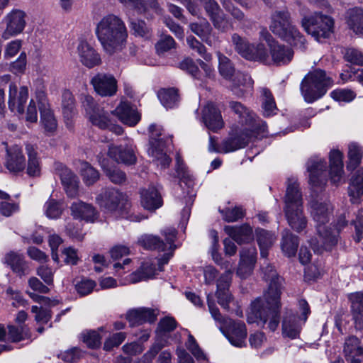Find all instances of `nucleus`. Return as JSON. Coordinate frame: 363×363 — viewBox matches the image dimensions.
<instances>
[{
	"label": "nucleus",
	"mask_w": 363,
	"mask_h": 363,
	"mask_svg": "<svg viewBox=\"0 0 363 363\" xmlns=\"http://www.w3.org/2000/svg\"><path fill=\"white\" fill-rule=\"evenodd\" d=\"M270 30L291 45L301 50L306 48V39L298 29L292 24L287 10L275 11L272 15Z\"/></svg>",
	"instance_id": "obj_5"
},
{
	"label": "nucleus",
	"mask_w": 363,
	"mask_h": 363,
	"mask_svg": "<svg viewBox=\"0 0 363 363\" xmlns=\"http://www.w3.org/2000/svg\"><path fill=\"white\" fill-rule=\"evenodd\" d=\"M307 169L309 172L310 183L314 186H321L327 182L326 162L321 158L315 157L307 162Z\"/></svg>",
	"instance_id": "obj_18"
},
{
	"label": "nucleus",
	"mask_w": 363,
	"mask_h": 363,
	"mask_svg": "<svg viewBox=\"0 0 363 363\" xmlns=\"http://www.w3.org/2000/svg\"><path fill=\"white\" fill-rule=\"evenodd\" d=\"M289 226L296 232L300 233L307 225V218L303 213V207L284 210Z\"/></svg>",
	"instance_id": "obj_35"
},
{
	"label": "nucleus",
	"mask_w": 363,
	"mask_h": 363,
	"mask_svg": "<svg viewBox=\"0 0 363 363\" xmlns=\"http://www.w3.org/2000/svg\"><path fill=\"white\" fill-rule=\"evenodd\" d=\"M298 237L289 230L285 229L282 233L281 247L283 253L288 257H294L298 246Z\"/></svg>",
	"instance_id": "obj_40"
},
{
	"label": "nucleus",
	"mask_w": 363,
	"mask_h": 363,
	"mask_svg": "<svg viewBox=\"0 0 363 363\" xmlns=\"http://www.w3.org/2000/svg\"><path fill=\"white\" fill-rule=\"evenodd\" d=\"M210 236L211 237L212 241V247H211V255L214 262L221 266L222 268L228 269V262H223V259L221 255L218 252V233L216 230H212L210 231Z\"/></svg>",
	"instance_id": "obj_56"
},
{
	"label": "nucleus",
	"mask_w": 363,
	"mask_h": 363,
	"mask_svg": "<svg viewBox=\"0 0 363 363\" xmlns=\"http://www.w3.org/2000/svg\"><path fill=\"white\" fill-rule=\"evenodd\" d=\"M223 330V334L229 340L231 345L237 347L246 346L247 328L245 324L242 321H235L229 319Z\"/></svg>",
	"instance_id": "obj_14"
},
{
	"label": "nucleus",
	"mask_w": 363,
	"mask_h": 363,
	"mask_svg": "<svg viewBox=\"0 0 363 363\" xmlns=\"http://www.w3.org/2000/svg\"><path fill=\"white\" fill-rule=\"evenodd\" d=\"M60 177L67 196L70 198L76 197L78 195V177L67 168L62 169Z\"/></svg>",
	"instance_id": "obj_39"
},
{
	"label": "nucleus",
	"mask_w": 363,
	"mask_h": 363,
	"mask_svg": "<svg viewBox=\"0 0 363 363\" xmlns=\"http://www.w3.org/2000/svg\"><path fill=\"white\" fill-rule=\"evenodd\" d=\"M86 111L93 125L101 129H110L116 135H121L123 133V128L119 125H113L109 119L108 113L106 112L104 108L94 104L91 98H86Z\"/></svg>",
	"instance_id": "obj_12"
},
{
	"label": "nucleus",
	"mask_w": 363,
	"mask_h": 363,
	"mask_svg": "<svg viewBox=\"0 0 363 363\" xmlns=\"http://www.w3.org/2000/svg\"><path fill=\"white\" fill-rule=\"evenodd\" d=\"M2 262L20 278L27 276L30 272L28 262L25 256L18 251L11 250L6 252Z\"/></svg>",
	"instance_id": "obj_15"
},
{
	"label": "nucleus",
	"mask_w": 363,
	"mask_h": 363,
	"mask_svg": "<svg viewBox=\"0 0 363 363\" xmlns=\"http://www.w3.org/2000/svg\"><path fill=\"white\" fill-rule=\"evenodd\" d=\"M284 201V210L303 207L302 193L295 179H288Z\"/></svg>",
	"instance_id": "obj_25"
},
{
	"label": "nucleus",
	"mask_w": 363,
	"mask_h": 363,
	"mask_svg": "<svg viewBox=\"0 0 363 363\" xmlns=\"http://www.w3.org/2000/svg\"><path fill=\"white\" fill-rule=\"evenodd\" d=\"M140 202L147 210L155 211L162 205V200L158 190L154 186H149L140 192Z\"/></svg>",
	"instance_id": "obj_31"
},
{
	"label": "nucleus",
	"mask_w": 363,
	"mask_h": 363,
	"mask_svg": "<svg viewBox=\"0 0 363 363\" xmlns=\"http://www.w3.org/2000/svg\"><path fill=\"white\" fill-rule=\"evenodd\" d=\"M334 25V19L321 12H314L301 20V26L306 33L319 42L330 37Z\"/></svg>",
	"instance_id": "obj_9"
},
{
	"label": "nucleus",
	"mask_w": 363,
	"mask_h": 363,
	"mask_svg": "<svg viewBox=\"0 0 363 363\" xmlns=\"http://www.w3.org/2000/svg\"><path fill=\"white\" fill-rule=\"evenodd\" d=\"M219 211L222 214L224 220L228 223L236 222L244 216V211L240 207L225 208Z\"/></svg>",
	"instance_id": "obj_61"
},
{
	"label": "nucleus",
	"mask_w": 363,
	"mask_h": 363,
	"mask_svg": "<svg viewBox=\"0 0 363 363\" xmlns=\"http://www.w3.org/2000/svg\"><path fill=\"white\" fill-rule=\"evenodd\" d=\"M343 174L342 154L339 150H332L330 153V181L337 184L342 179Z\"/></svg>",
	"instance_id": "obj_34"
},
{
	"label": "nucleus",
	"mask_w": 363,
	"mask_h": 363,
	"mask_svg": "<svg viewBox=\"0 0 363 363\" xmlns=\"http://www.w3.org/2000/svg\"><path fill=\"white\" fill-rule=\"evenodd\" d=\"M333 80L325 71L315 69L307 74L301 84V91L308 103H312L322 97L332 86Z\"/></svg>",
	"instance_id": "obj_7"
},
{
	"label": "nucleus",
	"mask_w": 363,
	"mask_h": 363,
	"mask_svg": "<svg viewBox=\"0 0 363 363\" xmlns=\"http://www.w3.org/2000/svg\"><path fill=\"white\" fill-rule=\"evenodd\" d=\"M331 97L337 101L350 102L355 97V94L350 89H336L330 93Z\"/></svg>",
	"instance_id": "obj_63"
},
{
	"label": "nucleus",
	"mask_w": 363,
	"mask_h": 363,
	"mask_svg": "<svg viewBox=\"0 0 363 363\" xmlns=\"http://www.w3.org/2000/svg\"><path fill=\"white\" fill-rule=\"evenodd\" d=\"M257 250L251 246L244 247L240 252V262L237 269V275L241 279L249 277L254 269L256 262Z\"/></svg>",
	"instance_id": "obj_20"
},
{
	"label": "nucleus",
	"mask_w": 363,
	"mask_h": 363,
	"mask_svg": "<svg viewBox=\"0 0 363 363\" xmlns=\"http://www.w3.org/2000/svg\"><path fill=\"white\" fill-rule=\"evenodd\" d=\"M363 297L359 295L354 296V303L351 305L355 328L358 330L363 329Z\"/></svg>",
	"instance_id": "obj_48"
},
{
	"label": "nucleus",
	"mask_w": 363,
	"mask_h": 363,
	"mask_svg": "<svg viewBox=\"0 0 363 363\" xmlns=\"http://www.w3.org/2000/svg\"><path fill=\"white\" fill-rule=\"evenodd\" d=\"M343 354L347 361L363 355V347L360 340L354 335L345 338L343 345Z\"/></svg>",
	"instance_id": "obj_38"
},
{
	"label": "nucleus",
	"mask_w": 363,
	"mask_h": 363,
	"mask_svg": "<svg viewBox=\"0 0 363 363\" xmlns=\"http://www.w3.org/2000/svg\"><path fill=\"white\" fill-rule=\"evenodd\" d=\"M150 131V145L148 150L149 155L152 156L156 162L157 165H160L162 168L169 167L171 159L164 152L166 141L163 135V129L160 125L152 124L149 127Z\"/></svg>",
	"instance_id": "obj_10"
},
{
	"label": "nucleus",
	"mask_w": 363,
	"mask_h": 363,
	"mask_svg": "<svg viewBox=\"0 0 363 363\" xmlns=\"http://www.w3.org/2000/svg\"><path fill=\"white\" fill-rule=\"evenodd\" d=\"M262 270L263 278L269 282V286L262 297L252 302L251 313L248 315L247 321L250 323H257L262 328L267 325V328L274 332L280 321V298L283 280L269 264L262 267Z\"/></svg>",
	"instance_id": "obj_1"
},
{
	"label": "nucleus",
	"mask_w": 363,
	"mask_h": 363,
	"mask_svg": "<svg viewBox=\"0 0 363 363\" xmlns=\"http://www.w3.org/2000/svg\"><path fill=\"white\" fill-rule=\"evenodd\" d=\"M203 6L215 28L223 30L224 15L218 4L215 0H203Z\"/></svg>",
	"instance_id": "obj_37"
},
{
	"label": "nucleus",
	"mask_w": 363,
	"mask_h": 363,
	"mask_svg": "<svg viewBox=\"0 0 363 363\" xmlns=\"http://www.w3.org/2000/svg\"><path fill=\"white\" fill-rule=\"evenodd\" d=\"M256 233L258 245L262 247H271L277 240L274 234L266 230L259 229Z\"/></svg>",
	"instance_id": "obj_59"
},
{
	"label": "nucleus",
	"mask_w": 363,
	"mask_h": 363,
	"mask_svg": "<svg viewBox=\"0 0 363 363\" xmlns=\"http://www.w3.org/2000/svg\"><path fill=\"white\" fill-rule=\"evenodd\" d=\"M231 41L235 50L248 60L266 63L268 60L267 50L262 43L250 44L245 38L237 33L233 34Z\"/></svg>",
	"instance_id": "obj_11"
},
{
	"label": "nucleus",
	"mask_w": 363,
	"mask_h": 363,
	"mask_svg": "<svg viewBox=\"0 0 363 363\" xmlns=\"http://www.w3.org/2000/svg\"><path fill=\"white\" fill-rule=\"evenodd\" d=\"M77 50L80 61L86 67L92 68L101 63L99 54L87 42L84 40L80 41Z\"/></svg>",
	"instance_id": "obj_27"
},
{
	"label": "nucleus",
	"mask_w": 363,
	"mask_h": 363,
	"mask_svg": "<svg viewBox=\"0 0 363 363\" xmlns=\"http://www.w3.org/2000/svg\"><path fill=\"white\" fill-rule=\"evenodd\" d=\"M176 172L177 176L180 180V186L184 184L189 189L194 186V179L184 164L181 157L177 155L176 157Z\"/></svg>",
	"instance_id": "obj_46"
},
{
	"label": "nucleus",
	"mask_w": 363,
	"mask_h": 363,
	"mask_svg": "<svg viewBox=\"0 0 363 363\" xmlns=\"http://www.w3.org/2000/svg\"><path fill=\"white\" fill-rule=\"evenodd\" d=\"M71 215L74 218L94 223L99 218V212L91 205L82 201L73 202L70 206Z\"/></svg>",
	"instance_id": "obj_24"
},
{
	"label": "nucleus",
	"mask_w": 363,
	"mask_h": 363,
	"mask_svg": "<svg viewBox=\"0 0 363 363\" xmlns=\"http://www.w3.org/2000/svg\"><path fill=\"white\" fill-rule=\"evenodd\" d=\"M188 45L191 49L196 51L206 62H211L213 59L212 55L207 52L206 47L199 42L195 37L190 35L186 38Z\"/></svg>",
	"instance_id": "obj_55"
},
{
	"label": "nucleus",
	"mask_w": 363,
	"mask_h": 363,
	"mask_svg": "<svg viewBox=\"0 0 363 363\" xmlns=\"http://www.w3.org/2000/svg\"><path fill=\"white\" fill-rule=\"evenodd\" d=\"M112 113L117 116L123 123L129 126L135 125L140 119L138 113L127 102H121Z\"/></svg>",
	"instance_id": "obj_30"
},
{
	"label": "nucleus",
	"mask_w": 363,
	"mask_h": 363,
	"mask_svg": "<svg viewBox=\"0 0 363 363\" xmlns=\"http://www.w3.org/2000/svg\"><path fill=\"white\" fill-rule=\"evenodd\" d=\"M230 80L231 81L230 89L238 97H242L246 93L252 90L254 82L247 74L238 72Z\"/></svg>",
	"instance_id": "obj_26"
},
{
	"label": "nucleus",
	"mask_w": 363,
	"mask_h": 363,
	"mask_svg": "<svg viewBox=\"0 0 363 363\" xmlns=\"http://www.w3.org/2000/svg\"><path fill=\"white\" fill-rule=\"evenodd\" d=\"M217 56L220 74L226 79H230L236 73L230 60L219 51L217 52Z\"/></svg>",
	"instance_id": "obj_50"
},
{
	"label": "nucleus",
	"mask_w": 363,
	"mask_h": 363,
	"mask_svg": "<svg viewBox=\"0 0 363 363\" xmlns=\"http://www.w3.org/2000/svg\"><path fill=\"white\" fill-rule=\"evenodd\" d=\"M190 30L206 43L209 44L207 40L208 35L212 30L210 23L206 21H203L201 23H191L189 24Z\"/></svg>",
	"instance_id": "obj_52"
},
{
	"label": "nucleus",
	"mask_w": 363,
	"mask_h": 363,
	"mask_svg": "<svg viewBox=\"0 0 363 363\" xmlns=\"http://www.w3.org/2000/svg\"><path fill=\"white\" fill-rule=\"evenodd\" d=\"M333 207L328 201H312L310 203V213L316 223L318 240L311 239L310 245L315 252L322 253L323 250H331L337 243V233L333 232L325 225L330 220Z\"/></svg>",
	"instance_id": "obj_3"
},
{
	"label": "nucleus",
	"mask_w": 363,
	"mask_h": 363,
	"mask_svg": "<svg viewBox=\"0 0 363 363\" xmlns=\"http://www.w3.org/2000/svg\"><path fill=\"white\" fill-rule=\"evenodd\" d=\"M161 104L166 108H172L179 102L178 90L175 88L162 89L157 93Z\"/></svg>",
	"instance_id": "obj_45"
},
{
	"label": "nucleus",
	"mask_w": 363,
	"mask_h": 363,
	"mask_svg": "<svg viewBox=\"0 0 363 363\" xmlns=\"http://www.w3.org/2000/svg\"><path fill=\"white\" fill-rule=\"evenodd\" d=\"M301 330V326L298 323L296 315L291 314L284 317L282 322V333L284 336L295 339L299 336Z\"/></svg>",
	"instance_id": "obj_42"
},
{
	"label": "nucleus",
	"mask_w": 363,
	"mask_h": 363,
	"mask_svg": "<svg viewBox=\"0 0 363 363\" xmlns=\"http://www.w3.org/2000/svg\"><path fill=\"white\" fill-rule=\"evenodd\" d=\"M95 286L96 283L94 281L91 279H82L76 284L75 289L80 296H84L89 294Z\"/></svg>",
	"instance_id": "obj_64"
},
{
	"label": "nucleus",
	"mask_w": 363,
	"mask_h": 363,
	"mask_svg": "<svg viewBox=\"0 0 363 363\" xmlns=\"http://www.w3.org/2000/svg\"><path fill=\"white\" fill-rule=\"evenodd\" d=\"M177 321L172 317L167 316L162 318L157 325V335L162 337L167 333L173 331L177 328Z\"/></svg>",
	"instance_id": "obj_58"
},
{
	"label": "nucleus",
	"mask_w": 363,
	"mask_h": 363,
	"mask_svg": "<svg viewBox=\"0 0 363 363\" xmlns=\"http://www.w3.org/2000/svg\"><path fill=\"white\" fill-rule=\"evenodd\" d=\"M108 155L115 161L127 164H133L136 161V157L132 145L126 147H122L121 146L110 147Z\"/></svg>",
	"instance_id": "obj_36"
},
{
	"label": "nucleus",
	"mask_w": 363,
	"mask_h": 363,
	"mask_svg": "<svg viewBox=\"0 0 363 363\" xmlns=\"http://www.w3.org/2000/svg\"><path fill=\"white\" fill-rule=\"evenodd\" d=\"M74 99L69 91H65L62 95V112L65 120L70 121L74 116Z\"/></svg>",
	"instance_id": "obj_51"
},
{
	"label": "nucleus",
	"mask_w": 363,
	"mask_h": 363,
	"mask_svg": "<svg viewBox=\"0 0 363 363\" xmlns=\"http://www.w3.org/2000/svg\"><path fill=\"white\" fill-rule=\"evenodd\" d=\"M95 34L104 50L109 55L121 51L128 38L125 23L114 14L102 17L96 26Z\"/></svg>",
	"instance_id": "obj_2"
},
{
	"label": "nucleus",
	"mask_w": 363,
	"mask_h": 363,
	"mask_svg": "<svg viewBox=\"0 0 363 363\" xmlns=\"http://www.w3.org/2000/svg\"><path fill=\"white\" fill-rule=\"evenodd\" d=\"M158 314V311L156 309L143 307L129 310L125 317L130 325L134 327L146 322L154 323Z\"/></svg>",
	"instance_id": "obj_21"
},
{
	"label": "nucleus",
	"mask_w": 363,
	"mask_h": 363,
	"mask_svg": "<svg viewBox=\"0 0 363 363\" xmlns=\"http://www.w3.org/2000/svg\"><path fill=\"white\" fill-rule=\"evenodd\" d=\"M26 14L20 9H13L4 18L6 28L2 33L5 40L21 33L26 25Z\"/></svg>",
	"instance_id": "obj_13"
},
{
	"label": "nucleus",
	"mask_w": 363,
	"mask_h": 363,
	"mask_svg": "<svg viewBox=\"0 0 363 363\" xmlns=\"http://www.w3.org/2000/svg\"><path fill=\"white\" fill-rule=\"evenodd\" d=\"M126 338V333L119 332L109 336L104 343V350L111 351L114 347H118Z\"/></svg>",
	"instance_id": "obj_60"
},
{
	"label": "nucleus",
	"mask_w": 363,
	"mask_h": 363,
	"mask_svg": "<svg viewBox=\"0 0 363 363\" xmlns=\"http://www.w3.org/2000/svg\"><path fill=\"white\" fill-rule=\"evenodd\" d=\"M44 211L48 218L57 219L61 216L62 209L58 201L55 199H49L44 205Z\"/></svg>",
	"instance_id": "obj_57"
},
{
	"label": "nucleus",
	"mask_w": 363,
	"mask_h": 363,
	"mask_svg": "<svg viewBox=\"0 0 363 363\" xmlns=\"http://www.w3.org/2000/svg\"><path fill=\"white\" fill-rule=\"evenodd\" d=\"M80 172L83 182L87 186L94 184L99 179V172L87 162H81Z\"/></svg>",
	"instance_id": "obj_47"
},
{
	"label": "nucleus",
	"mask_w": 363,
	"mask_h": 363,
	"mask_svg": "<svg viewBox=\"0 0 363 363\" xmlns=\"http://www.w3.org/2000/svg\"><path fill=\"white\" fill-rule=\"evenodd\" d=\"M39 111L40 114V122L45 130L48 132H53L56 130L57 123L50 105L43 92L37 95Z\"/></svg>",
	"instance_id": "obj_23"
},
{
	"label": "nucleus",
	"mask_w": 363,
	"mask_h": 363,
	"mask_svg": "<svg viewBox=\"0 0 363 363\" xmlns=\"http://www.w3.org/2000/svg\"><path fill=\"white\" fill-rule=\"evenodd\" d=\"M269 49L272 59L274 63L277 65L288 64L293 58V50L284 45L279 44L276 41L270 43Z\"/></svg>",
	"instance_id": "obj_32"
},
{
	"label": "nucleus",
	"mask_w": 363,
	"mask_h": 363,
	"mask_svg": "<svg viewBox=\"0 0 363 363\" xmlns=\"http://www.w3.org/2000/svg\"><path fill=\"white\" fill-rule=\"evenodd\" d=\"M82 341L91 349L99 348L101 344V336L99 331L86 330L81 334Z\"/></svg>",
	"instance_id": "obj_54"
},
{
	"label": "nucleus",
	"mask_w": 363,
	"mask_h": 363,
	"mask_svg": "<svg viewBox=\"0 0 363 363\" xmlns=\"http://www.w3.org/2000/svg\"><path fill=\"white\" fill-rule=\"evenodd\" d=\"M95 91L101 96H112L117 91V81L108 74L98 73L91 79Z\"/></svg>",
	"instance_id": "obj_16"
},
{
	"label": "nucleus",
	"mask_w": 363,
	"mask_h": 363,
	"mask_svg": "<svg viewBox=\"0 0 363 363\" xmlns=\"http://www.w3.org/2000/svg\"><path fill=\"white\" fill-rule=\"evenodd\" d=\"M5 166L7 169L13 173L23 171L25 169V158L22 150L18 145L8 148Z\"/></svg>",
	"instance_id": "obj_29"
},
{
	"label": "nucleus",
	"mask_w": 363,
	"mask_h": 363,
	"mask_svg": "<svg viewBox=\"0 0 363 363\" xmlns=\"http://www.w3.org/2000/svg\"><path fill=\"white\" fill-rule=\"evenodd\" d=\"M346 61L359 66H363V52L355 48H347L345 53Z\"/></svg>",
	"instance_id": "obj_62"
},
{
	"label": "nucleus",
	"mask_w": 363,
	"mask_h": 363,
	"mask_svg": "<svg viewBox=\"0 0 363 363\" xmlns=\"http://www.w3.org/2000/svg\"><path fill=\"white\" fill-rule=\"evenodd\" d=\"M348 157L347 168L350 169H355L361 162L362 157V148L355 143H351L349 145Z\"/></svg>",
	"instance_id": "obj_53"
},
{
	"label": "nucleus",
	"mask_w": 363,
	"mask_h": 363,
	"mask_svg": "<svg viewBox=\"0 0 363 363\" xmlns=\"http://www.w3.org/2000/svg\"><path fill=\"white\" fill-rule=\"evenodd\" d=\"M229 108L232 112L238 116L240 125L249 127L261 126V123H266L264 121L257 118L255 113L241 102L230 101Z\"/></svg>",
	"instance_id": "obj_19"
},
{
	"label": "nucleus",
	"mask_w": 363,
	"mask_h": 363,
	"mask_svg": "<svg viewBox=\"0 0 363 363\" xmlns=\"http://www.w3.org/2000/svg\"><path fill=\"white\" fill-rule=\"evenodd\" d=\"M164 236L166 242H164L159 237L152 235H143L138 240L140 245L145 249L155 250L160 252H166L162 257L158 259V270L162 271L163 266L168 263L173 256V252L176 248L174 240L177 235V230L174 228H166L161 231Z\"/></svg>",
	"instance_id": "obj_6"
},
{
	"label": "nucleus",
	"mask_w": 363,
	"mask_h": 363,
	"mask_svg": "<svg viewBox=\"0 0 363 363\" xmlns=\"http://www.w3.org/2000/svg\"><path fill=\"white\" fill-rule=\"evenodd\" d=\"M99 205L108 211H119L122 217H125L130 221L139 222L144 218L139 214L126 216L129 208L128 201L121 192L116 189H104L97 197Z\"/></svg>",
	"instance_id": "obj_8"
},
{
	"label": "nucleus",
	"mask_w": 363,
	"mask_h": 363,
	"mask_svg": "<svg viewBox=\"0 0 363 363\" xmlns=\"http://www.w3.org/2000/svg\"><path fill=\"white\" fill-rule=\"evenodd\" d=\"M349 195L352 203L357 202L359 200L363 201V169L358 170L352 179L349 187Z\"/></svg>",
	"instance_id": "obj_41"
},
{
	"label": "nucleus",
	"mask_w": 363,
	"mask_h": 363,
	"mask_svg": "<svg viewBox=\"0 0 363 363\" xmlns=\"http://www.w3.org/2000/svg\"><path fill=\"white\" fill-rule=\"evenodd\" d=\"M267 129L266 123L255 127L234 125L230 128L228 138L222 142L221 152L228 153L243 148L255 139L265 137Z\"/></svg>",
	"instance_id": "obj_4"
},
{
	"label": "nucleus",
	"mask_w": 363,
	"mask_h": 363,
	"mask_svg": "<svg viewBox=\"0 0 363 363\" xmlns=\"http://www.w3.org/2000/svg\"><path fill=\"white\" fill-rule=\"evenodd\" d=\"M345 21L347 28L355 35L363 36V8L355 6L347 9Z\"/></svg>",
	"instance_id": "obj_28"
},
{
	"label": "nucleus",
	"mask_w": 363,
	"mask_h": 363,
	"mask_svg": "<svg viewBox=\"0 0 363 363\" xmlns=\"http://www.w3.org/2000/svg\"><path fill=\"white\" fill-rule=\"evenodd\" d=\"M28 98V89L23 86L18 91L17 86L14 84L9 85V107L11 111H16L22 114L24 111V104Z\"/></svg>",
	"instance_id": "obj_22"
},
{
	"label": "nucleus",
	"mask_w": 363,
	"mask_h": 363,
	"mask_svg": "<svg viewBox=\"0 0 363 363\" xmlns=\"http://www.w3.org/2000/svg\"><path fill=\"white\" fill-rule=\"evenodd\" d=\"M262 109L265 116H271L276 113L277 106L270 91L266 88L262 89Z\"/></svg>",
	"instance_id": "obj_49"
},
{
	"label": "nucleus",
	"mask_w": 363,
	"mask_h": 363,
	"mask_svg": "<svg viewBox=\"0 0 363 363\" xmlns=\"http://www.w3.org/2000/svg\"><path fill=\"white\" fill-rule=\"evenodd\" d=\"M26 150L28 155L27 174L30 177L38 176L40 173V166L37 152L30 144L26 145Z\"/></svg>",
	"instance_id": "obj_44"
},
{
	"label": "nucleus",
	"mask_w": 363,
	"mask_h": 363,
	"mask_svg": "<svg viewBox=\"0 0 363 363\" xmlns=\"http://www.w3.org/2000/svg\"><path fill=\"white\" fill-rule=\"evenodd\" d=\"M97 158L101 168L113 183L121 184L125 182L126 175L123 172L116 167L108 168L107 167L108 161L106 159L104 158L102 155H99Z\"/></svg>",
	"instance_id": "obj_43"
},
{
	"label": "nucleus",
	"mask_w": 363,
	"mask_h": 363,
	"mask_svg": "<svg viewBox=\"0 0 363 363\" xmlns=\"http://www.w3.org/2000/svg\"><path fill=\"white\" fill-rule=\"evenodd\" d=\"M201 120L205 126L213 132H217L225 126L220 111L213 103H208L201 110Z\"/></svg>",
	"instance_id": "obj_17"
},
{
	"label": "nucleus",
	"mask_w": 363,
	"mask_h": 363,
	"mask_svg": "<svg viewBox=\"0 0 363 363\" xmlns=\"http://www.w3.org/2000/svg\"><path fill=\"white\" fill-rule=\"evenodd\" d=\"M224 230L234 241L240 245L249 242L253 239L252 228L248 225L240 226H225Z\"/></svg>",
	"instance_id": "obj_33"
}]
</instances>
